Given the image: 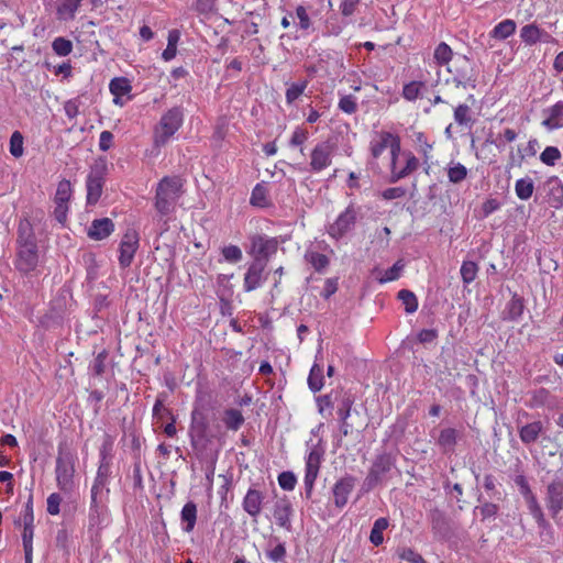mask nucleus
Listing matches in <instances>:
<instances>
[{
	"mask_svg": "<svg viewBox=\"0 0 563 563\" xmlns=\"http://www.w3.org/2000/svg\"><path fill=\"white\" fill-rule=\"evenodd\" d=\"M420 166L419 159L410 151H404L401 159L390 166L389 183L395 184L416 172Z\"/></svg>",
	"mask_w": 563,
	"mask_h": 563,
	"instance_id": "nucleus-12",
	"label": "nucleus"
},
{
	"mask_svg": "<svg viewBox=\"0 0 563 563\" xmlns=\"http://www.w3.org/2000/svg\"><path fill=\"white\" fill-rule=\"evenodd\" d=\"M353 405L354 396L349 391H342L336 406V415L340 420L349 419Z\"/></svg>",
	"mask_w": 563,
	"mask_h": 563,
	"instance_id": "nucleus-39",
	"label": "nucleus"
},
{
	"mask_svg": "<svg viewBox=\"0 0 563 563\" xmlns=\"http://www.w3.org/2000/svg\"><path fill=\"white\" fill-rule=\"evenodd\" d=\"M109 90L113 95V102L115 104L120 103V98L122 96L128 95L132 90V86L128 78L125 77H115L111 79L109 84Z\"/></svg>",
	"mask_w": 563,
	"mask_h": 563,
	"instance_id": "nucleus-33",
	"label": "nucleus"
},
{
	"mask_svg": "<svg viewBox=\"0 0 563 563\" xmlns=\"http://www.w3.org/2000/svg\"><path fill=\"white\" fill-rule=\"evenodd\" d=\"M52 48L56 55L67 56L73 51V43L69 40H67L63 36H59L53 41Z\"/></svg>",
	"mask_w": 563,
	"mask_h": 563,
	"instance_id": "nucleus-58",
	"label": "nucleus"
},
{
	"mask_svg": "<svg viewBox=\"0 0 563 563\" xmlns=\"http://www.w3.org/2000/svg\"><path fill=\"white\" fill-rule=\"evenodd\" d=\"M397 297L405 306V311L407 313L411 314L417 311L418 299H417V296L412 291H410L408 289H401L398 291Z\"/></svg>",
	"mask_w": 563,
	"mask_h": 563,
	"instance_id": "nucleus-52",
	"label": "nucleus"
},
{
	"mask_svg": "<svg viewBox=\"0 0 563 563\" xmlns=\"http://www.w3.org/2000/svg\"><path fill=\"white\" fill-rule=\"evenodd\" d=\"M553 405L554 402L550 391L543 387L532 390L529 394V399L526 402V406L531 409H538L542 407L551 408Z\"/></svg>",
	"mask_w": 563,
	"mask_h": 563,
	"instance_id": "nucleus-25",
	"label": "nucleus"
},
{
	"mask_svg": "<svg viewBox=\"0 0 563 563\" xmlns=\"http://www.w3.org/2000/svg\"><path fill=\"white\" fill-rule=\"evenodd\" d=\"M459 431L454 428H445L440 431L437 444L443 453H453L457 443Z\"/></svg>",
	"mask_w": 563,
	"mask_h": 563,
	"instance_id": "nucleus-29",
	"label": "nucleus"
},
{
	"mask_svg": "<svg viewBox=\"0 0 563 563\" xmlns=\"http://www.w3.org/2000/svg\"><path fill=\"white\" fill-rule=\"evenodd\" d=\"M265 505V494L258 488L257 485H252L242 500L243 510L257 522L262 509Z\"/></svg>",
	"mask_w": 563,
	"mask_h": 563,
	"instance_id": "nucleus-15",
	"label": "nucleus"
},
{
	"mask_svg": "<svg viewBox=\"0 0 563 563\" xmlns=\"http://www.w3.org/2000/svg\"><path fill=\"white\" fill-rule=\"evenodd\" d=\"M208 423L205 416L197 410L191 412V422L189 426L190 444L195 451L202 450L208 443L207 437Z\"/></svg>",
	"mask_w": 563,
	"mask_h": 563,
	"instance_id": "nucleus-11",
	"label": "nucleus"
},
{
	"mask_svg": "<svg viewBox=\"0 0 563 563\" xmlns=\"http://www.w3.org/2000/svg\"><path fill=\"white\" fill-rule=\"evenodd\" d=\"M303 258L318 273L325 272V269L330 263L329 257L327 255L316 252V251H312V250L306 251Z\"/></svg>",
	"mask_w": 563,
	"mask_h": 563,
	"instance_id": "nucleus-37",
	"label": "nucleus"
},
{
	"mask_svg": "<svg viewBox=\"0 0 563 563\" xmlns=\"http://www.w3.org/2000/svg\"><path fill=\"white\" fill-rule=\"evenodd\" d=\"M389 521L387 518L380 517L374 521L373 528L369 534V541L378 547L384 542L383 532L388 528Z\"/></svg>",
	"mask_w": 563,
	"mask_h": 563,
	"instance_id": "nucleus-45",
	"label": "nucleus"
},
{
	"mask_svg": "<svg viewBox=\"0 0 563 563\" xmlns=\"http://www.w3.org/2000/svg\"><path fill=\"white\" fill-rule=\"evenodd\" d=\"M184 183L179 176H165L157 184L155 191V209L161 216L174 211L177 200L184 194Z\"/></svg>",
	"mask_w": 563,
	"mask_h": 563,
	"instance_id": "nucleus-2",
	"label": "nucleus"
},
{
	"mask_svg": "<svg viewBox=\"0 0 563 563\" xmlns=\"http://www.w3.org/2000/svg\"><path fill=\"white\" fill-rule=\"evenodd\" d=\"M184 122V109L174 107L167 110L154 130V145L159 148L180 129Z\"/></svg>",
	"mask_w": 563,
	"mask_h": 563,
	"instance_id": "nucleus-3",
	"label": "nucleus"
},
{
	"mask_svg": "<svg viewBox=\"0 0 563 563\" xmlns=\"http://www.w3.org/2000/svg\"><path fill=\"white\" fill-rule=\"evenodd\" d=\"M518 133L510 128H506L503 132L497 133L496 135L489 134L485 143L494 145L499 152L506 150L507 143H512L517 140Z\"/></svg>",
	"mask_w": 563,
	"mask_h": 563,
	"instance_id": "nucleus-26",
	"label": "nucleus"
},
{
	"mask_svg": "<svg viewBox=\"0 0 563 563\" xmlns=\"http://www.w3.org/2000/svg\"><path fill=\"white\" fill-rule=\"evenodd\" d=\"M267 188L262 184H256L252 190L250 203L258 208H267L271 206V201L267 197Z\"/></svg>",
	"mask_w": 563,
	"mask_h": 563,
	"instance_id": "nucleus-41",
	"label": "nucleus"
},
{
	"mask_svg": "<svg viewBox=\"0 0 563 563\" xmlns=\"http://www.w3.org/2000/svg\"><path fill=\"white\" fill-rule=\"evenodd\" d=\"M452 74V81L455 87L475 88L477 81V70L474 63L465 55L459 56L452 68H449Z\"/></svg>",
	"mask_w": 563,
	"mask_h": 563,
	"instance_id": "nucleus-6",
	"label": "nucleus"
},
{
	"mask_svg": "<svg viewBox=\"0 0 563 563\" xmlns=\"http://www.w3.org/2000/svg\"><path fill=\"white\" fill-rule=\"evenodd\" d=\"M181 529L184 532L189 533L195 529L197 521V505L194 501H188L184 505L180 511Z\"/></svg>",
	"mask_w": 563,
	"mask_h": 563,
	"instance_id": "nucleus-30",
	"label": "nucleus"
},
{
	"mask_svg": "<svg viewBox=\"0 0 563 563\" xmlns=\"http://www.w3.org/2000/svg\"><path fill=\"white\" fill-rule=\"evenodd\" d=\"M222 421L228 430L238 431L243 426L245 419L241 410L230 408L223 411Z\"/></svg>",
	"mask_w": 563,
	"mask_h": 563,
	"instance_id": "nucleus-36",
	"label": "nucleus"
},
{
	"mask_svg": "<svg viewBox=\"0 0 563 563\" xmlns=\"http://www.w3.org/2000/svg\"><path fill=\"white\" fill-rule=\"evenodd\" d=\"M308 137H309L308 131L301 126H297L294 130L291 137L289 140V146H291V147L300 146V153L303 154L302 145L308 140Z\"/></svg>",
	"mask_w": 563,
	"mask_h": 563,
	"instance_id": "nucleus-62",
	"label": "nucleus"
},
{
	"mask_svg": "<svg viewBox=\"0 0 563 563\" xmlns=\"http://www.w3.org/2000/svg\"><path fill=\"white\" fill-rule=\"evenodd\" d=\"M292 514H294V508L287 497L279 498L275 501L274 508H273V516L275 518V522L278 527L285 529L288 532H290L292 530V526H291Z\"/></svg>",
	"mask_w": 563,
	"mask_h": 563,
	"instance_id": "nucleus-20",
	"label": "nucleus"
},
{
	"mask_svg": "<svg viewBox=\"0 0 563 563\" xmlns=\"http://www.w3.org/2000/svg\"><path fill=\"white\" fill-rule=\"evenodd\" d=\"M306 446L307 455L305 457L303 487L305 496L306 498L309 499L312 495L313 486L319 475V470L324 454V450L319 443L314 444L311 441H308L306 443Z\"/></svg>",
	"mask_w": 563,
	"mask_h": 563,
	"instance_id": "nucleus-4",
	"label": "nucleus"
},
{
	"mask_svg": "<svg viewBox=\"0 0 563 563\" xmlns=\"http://www.w3.org/2000/svg\"><path fill=\"white\" fill-rule=\"evenodd\" d=\"M405 264L401 260L397 261L390 268L386 269L382 277L378 278L380 284L397 280L404 269Z\"/></svg>",
	"mask_w": 563,
	"mask_h": 563,
	"instance_id": "nucleus-59",
	"label": "nucleus"
},
{
	"mask_svg": "<svg viewBox=\"0 0 563 563\" xmlns=\"http://www.w3.org/2000/svg\"><path fill=\"white\" fill-rule=\"evenodd\" d=\"M500 484H498L496 477L493 474H485L483 478V487L488 494L490 499L503 500V492L498 488Z\"/></svg>",
	"mask_w": 563,
	"mask_h": 563,
	"instance_id": "nucleus-46",
	"label": "nucleus"
},
{
	"mask_svg": "<svg viewBox=\"0 0 563 563\" xmlns=\"http://www.w3.org/2000/svg\"><path fill=\"white\" fill-rule=\"evenodd\" d=\"M453 118L455 123L463 128H472L475 122L473 111L466 103H460L454 108Z\"/></svg>",
	"mask_w": 563,
	"mask_h": 563,
	"instance_id": "nucleus-31",
	"label": "nucleus"
},
{
	"mask_svg": "<svg viewBox=\"0 0 563 563\" xmlns=\"http://www.w3.org/2000/svg\"><path fill=\"white\" fill-rule=\"evenodd\" d=\"M523 499L527 505L529 514L534 519L538 527L541 529L550 528V523L545 518V515H544L543 509L537 498V495L534 494V495L529 496Z\"/></svg>",
	"mask_w": 563,
	"mask_h": 563,
	"instance_id": "nucleus-27",
	"label": "nucleus"
},
{
	"mask_svg": "<svg viewBox=\"0 0 563 563\" xmlns=\"http://www.w3.org/2000/svg\"><path fill=\"white\" fill-rule=\"evenodd\" d=\"M428 518L435 532H442L446 529V517L445 514L439 508L430 509Z\"/></svg>",
	"mask_w": 563,
	"mask_h": 563,
	"instance_id": "nucleus-55",
	"label": "nucleus"
},
{
	"mask_svg": "<svg viewBox=\"0 0 563 563\" xmlns=\"http://www.w3.org/2000/svg\"><path fill=\"white\" fill-rule=\"evenodd\" d=\"M113 459V438L109 434L104 437V440L99 449V462L98 463H112Z\"/></svg>",
	"mask_w": 563,
	"mask_h": 563,
	"instance_id": "nucleus-56",
	"label": "nucleus"
},
{
	"mask_svg": "<svg viewBox=\"0 0 563 563\" xmlns=\"http://www.w3.org/2000/svg\"><path fill=\"white\" fill-rule=\"evenodd\" d=\"M104 181L102 180H96V179H86V189H87V203L88 205H96L101 195L103 189Z\"/></svg>",
	"mask_w": 563,
	"mask_h": 563,
	"instance_id": "nucleus-40",
	"label": "nucleus"
},
{
	"mask_svg": "<svg viewBox=\"0 0 563 563\" xmlns=\"http://www.w3.org/2000/svg\"><path fill=\"white\" fill-rule=\"evenodd\" d=\"M333 145L329 142H319L310 153V169L320 173L332 163Z\"/></svg>",
	"mask_w": 563,
	"mask_h": 563,
	"instance_id": "nucleus-16",
	"label": "nucleus"
},
{
	"mask_svg": "<svg viewBox=\"0 0 563 563\" xmlns=\"http://www.w3.org/2000/svg\"><path fill=\"white\" fill-rule=\"evenodd\" d=\"M515 485L518 487L520 495L523 498L534 495L527 476L523 472H519L512 476Z\"/></svg>",
	"mask_w": 563,
	"mask_h": 563,
	"instance_id": "nucleus-57",
	"label": "nucleus"
},
{
	"mask_svg": "<svg viewBox=\"0 0 563 563\" xmlns=\"http://www.w3.org/2000/svg\"><path fill=\"white\" fill-rule=\"evenodd\" d=\"M23 135L19 131H14L10 137V153L13 157L19 158L23 155Z\"/></svg>",
	"mask_w": 563,
	"mask_h": 563,
	"instance_id": "nucleus-63",
	"label": "nucleus"
},
{
	"mask_svg": "<svg viewBox=\"0 0 563 563\" xmlns=\"http://www.w3.org/2000/svg\"><path fill=\"white\" fill-rule=\"evenodd\" d=\"M73 196V187L69 180L63 179L57 184L54 202L69 203Z\"/></svg>",
	"mask_w": 563,
	"mask_h": 563,
	"instance_id": "nucleus-50",
	"label": "nucleus"
},
{
	"mask_svg": "<svg viewBox=\"0 0 563 563\" xmlns=\"http://www.w3.org/2000/svg\"><path fill=\"white\" fill-rule=\"evenodd\" d=\"M534 190V183L530 177H523L516 181L515 192L520 200H528L531 198Z\"/></svg>",
	"mask_w": 563,
	"mask_h": 563,
	"instance_id": "nucleus-44",
	"label": "nucleus"
},
{
	"mask_svg": "<svg viewBox=\"0 0 563 563\" xmlns=\"http://www.w3.org/2000/svg\"><path fill=\"white\" fill-rule=\"evenodd\" d=\"M516 22L511 19H506L494 26L490 36L496 40H506L511 36L516 31Z\"/></svg>",
	"mask_w": 563,
	"mask_h": 563,
	"instance_id": "nucleus-38",
	"label": "nucleus"
},
{
	"mask_svg": "<svg viewBox=\"0 0 563 563\" xmlns=\"http://www.w3.org/2000/svg\"><path fill=\"white\" fill-rule=\"evenodd\" d=\"M279 241L265 234H255L250 239L249 254L253 256V261L261 260L265 263L276 254Z\"/></svg>",
	"mask_w": 563,
	"mask_h": 563,
	"instance_id": "nucleus-10",
	"label": "nucleus"
},
{
	"mask_svg": "<svg viewBox=\"0 0 563 563\" xmlns=\"http://www.w3.org/2000/svg\"><path fill=\"white\" fill-rule=\"evenodd\" d=\"M108 174V162L104 157H99L91 165L87 178L106 181Z\"/></svg>",
	"mask_w": 563,
	"mask_h": 563,
	"instance_id": "nucleus-48",
	"label": "nucleus"
},
{
	"mask_svg": "<svg viewBox=\"0 0 563 563\" xmlns=\"http://www.w3.org/2000/svg\"><path fill=\"white\" fill-rule=\"evenodd\" d=\"M265 268L266 263L261 260L253 261L250 264L243 280V289L246 292L253 291L263 285L266 280V277L264 276Z\"/></svg>",
	"mask_w": 563,
	"mask_h": 563,
	"instance_id": "nucleus-18",
	"label": "nucleus"
},
{
	"mask_svg": "<svg viewBox=\"0 0 563 563\" xmlns=\"http://www.w3.org/2000/svg\"><path fill=\"white\" fill-rule=\"evenodd\" d=\"M478 273V265L473 261H464L461 265L460 274L464 285H470L475 280Z\"/></svg>",
	"mask_w": 563,
	"mask_h": 563,
	"instance_id": "nucleus-54",
	"label": "nucleus"
},
{
	"mask_svg": "<svg viewBox=\"0 0 563 563\" xmlns=\"http://www.w3.org/2000/svg\"><path fill=\"white\" fill-rule=\"evenodd\" d=\"M424 86L426 84L420 80L409 81L404 85L401 96L405 100L413 102L421 96V91Z\"/></svg>",
	"mask_w": 563,
	"mask_h": 563,
	"instance_id": "nucleus-43",
	"label": "nucleus"
},
{
	"mask_svg": "<svg viewBox=\"0 0 563 563\" xmlns=\"http://www.w3.org/2000/svg\"><path fill=\"white\" fill-rule=\"evenodd\" d=\"M56 484L59 490L70 493L74 489L75 466L70 457L58 456L56 459Z\"/></svg>",
	"mask_w": 563,
	"mask_h": 563,
	"instance_id": "nucleus-13",
	"label": "nucleus"
},
{
	"mask_svg": "<svg viewBox=\"0 0 563 563\" xmlns=\"http://www.w3.org/2000/svg\"><path fill=\"white\" fill-rule=\"evenodd\" d=\"M112 463H98V468L90 489L88 520L90 527L102 525L108 515Z\"/></svg>",
	"mask_w": 563,
	"mask_h": 563,
	"instance_id": "nucleus-1",
	"label": "nucleus"
},
{
	"mask_svg": "<svg viewBox=\"0 0 563 563\" xmlns=\"http://www.w3.org/2000/svg\"><path fill=\"white\" fill-rule=\"evenodd\" d=\"M551 35L540 29L537 24L531 23L521 27L520 38L527 45H534L538 42H548Z\"/></svg>",
	"mask_w": 563,
	"mask_h": 563,
	"instance_id": "nucleus-23",
	"label": "nucleus"
},
{
	"mask_svg": "<svg viewBox=\"0 0 563 563\" xmlns=\"http://www.w3.org/2000/svg\"><path fill=\"white\" fill-rule=\"evenodd\" d=\"M338 108L346 114L355 113L357 110L356 98L352 95L342 96L339 100Z\"/></svg>",
	"mask_w": 563,
	"mask_h": 563,
	"instance_id": "nucleus-64",
	"label": "nucleus"
},
{
	"mask_svg": "<svg viewBox=\"0 0 563 563\" xmlns=\"http://www.w3.org/2000/svg\"><path fill=\"white\" fill-rule=\"evenodd\" d=\"M561 158V152L555 146H547L540 155V159L548 166H554Z\"/></svg>",
	"mask_w": 563,
	"mask_h": 563,
	"instance_id": "nucleus-61",
	"label": "nucleus"
},
{
	"mask_svg": "<svg viewBox=\"0 0 563 563\" xmlns=\"http://www.w3.org/2000/svg\"><path fill=\"white\" fill-rule=\"evenodd\" d=\"M27 239L23 244L18 245L14 261L15 268L23 275L34 272L38 264L36 241H32L30 236Z\"/></svg>",
	"mask_w": 563,
	"mask_h": 563,
	"instance_id": "nucleus-8",
	"label": "nucleus"
},
{
	"mask_svg": "<svg viewBox=\"0 0 563 563\" xmlns=\"http://www.w3.org/2000/svg\"><path fill=\"white\" fill-rule=\"evenodd\" d=\"M309 81L307 79L299 82H292L285 93V99L288 104H292L307 89Z\"/></svg>",
	"mask_w": 563,
	"mask_h": 563,
	"instance_id": "nucleus-51",
	"label": "nucleus"
},
{
	"mask_svg": "<svg viewBox=\"0 0 563 563\" xmlns=\"http://www.w3.org/2000/svg\"><path fill=\"white\" fill-rule=\"evenodd\" d=\"M221 254L225 262L232 264L239 263L243 257L241 249L238 245L233 244L223 246L221 250Z\"/></svg>",
	"mask_w": 563,
	"mask_h": 563,
	"instance_id": "nucleus-60",
	"label": "nucleus"
},
{
	"mask_svg": "<svg viewBox=\"0 0 563 563\" xmlns=\"http://www.w3.org/2000/svg\"><path fill=\"white\" fill-rule=\"evenodd\" d=\"M467 177V168L459 163L451 162L448 166V178L453 184H459Z\"/></svg>",
	"mask_w": 563,
	"mask_h": 563,
	"instance_id": "nucleus-49",
	"label": "nucleus"
},
{
	"mask_svg": "<svg viewBox=\"0 0 563 563\" xmlns=\"http://www.w3.org/2000/svg\"><path fill=\"white\" fill-rule=\"evenodd\" d=\"M548 203L555 209L563 207V185L558 177H551L545 183Z\"/></svg>",
	"mask_w": 563,
	"mask_h": 563,
	"instance_id": "nucleus-24",
	"label": "nucleus"
},
{
	"mask_svg": "<svg viewBox=\"0 0 563 563\" xmlns=\"http://www.w3.org/2000/svg\"><path fill=\"white\" fill-rule=\"evenodd\" d=\"M525 310L523 299L518 295H514L509 300L506 307L507 319L511 321H517L521 318Z\"/></svg>",
	"mask_w": 563,
	"mask_h": 563,
	"instance_id": "nucleus-42",
	"label": "nucleus"
},
{
	"mask_svg": "<svg viewBox=\"0 0 563 563\" xmlns=\"http://www.w3.org/2000/svg\"><path fill=\"white\" fill-rule=\"evenodd\" d=\"M115 225L110 218L95 219L88 228L87 235L93 241H102L114 232Z\"/></svg>",
	"mask_w": 563,
	"mask_h": 563,
	"instance_id": "nucleus-22",
	"label": "nucleus"
},
{
	"mask_svg": "<svg viewBox=\"0 0 563 563\" xmlns=\"http://www.w3.org/2000/svg\"><path fill=\"white\" fill-rule=\"evenodd\" d=\"M140 247L139 232L130 228L122 235L119 243V265L122 269L129 268L134 260V256Z\"/></svg>",
	"mask_w": 563,
	"mask_h": 563,
	"instance_id": "nucleus-9",
	"label": "nucleus"
},
{
	"mask_svg": "<svg viewBox=\"0 0 563 563\" xmlns=\"http://www.w3.org/2000/svg\"><path fill=\"white\" fill-rule=\"evenodd\" d=\"M323 369L318 364H313L309 376H308V387L312 393L320 391L324 385L323 382Z\"/></svg>",
	"mask_w": 563,
	"mask_h": 563,
	"instance_id": "nucleus-47",
	"label": "nucleus"
},
{
	"mask_svg": "<svg viewBox=\"0 0 563 563\" xmlns=\"http://www.w3.org/2000/svg\"><path fill=\"white\" fill-rule=\"evenodd\" d=\"M268 545L269 548L265 551L266 558L274 563L284 562L287 555L285 543L274 538L268 542Z\"/></svg>",
	"mask_w": 563,
	"mask_h": 563,
	"instance_id": "nucleus-35",
	"label": "nucleus"
},
{
	"mask_svg": "<svg viewBox=\"0 0 563 563\" xmlns=\"http://www.w3.org/2000/svg\"><path fill=\"white\" fill-rule=\"evenodd\" d=\"M544 432V424L541 420L518 426L519 439L526 446L537 443Z\"/></svg>",
	"mask_w": 563,
	"mask_h": 563,
	"instance_id": "nucleus-21",
	"label": "nucleus"
},
{
	"mask_svg": "<svg viewBox=\"0 0 563 563\" xmlns=\"http://www.w3.org/2000/svg\"><path fill=\"white\" fill-rule=\"evenodd\" d=\"M393 133L387 131H380L377 137L372 140L369 143V151L373 158H378L390 144Z\"/></svg>",
	"mask_w": 563,
	"mask_h": 563,
	"instance_id": "nucleus-34",
	"label": "nucleus"
},
{
	"mask_svg": "<svg viewBox=\"0 0 563 563\" xmlns=\"http://www.w3.org/2000/svg\"><path fill=\"white\" fill-rule=\"evenodd\" d=\"M415 142L418 146V152L421 154L423 164L427 166L426 172L430 169L429 162L432 158L431 152L433 150V143H430L423 132L415 133Z\"/></svg>",
	"mask_w": 563,
	"mask_h": 563,
	"instance_id": "nucleus-32",
	"label": "nucleus"
},
{
	"mask_svg": "<svg viewBox=\"0 0 563 563\" xmlns=\"http://www.w3.org/2000/svg\"><path fill=\"white\" fill-rule=\"evenodd\" d=\"M82 2L84 0H52L51 4L56 20L66 23L75 20Z\"/></svg>",
	"mask_w": 563,
	"mask_h": 563,
	"instance_id": "nucleus-17",
	"label": "nucleus"
},
{
	"mask_svg": "<svg viewBox=\"0 0 563 563\" xmlns=\"http://www.w3.org/2000/svg\"><path fill=\"white\" fill-rule=\"evenodd\" d=\"M548 115L542 121V125L549 130H555L563 126V101H559L544 111Z\"/></svg>",
	"mask_w": 563,
	"mask_h": 563,
	"instance_id": "nucleus-28",
	"label": "nucleus"
},
{
	"mask_svg": "<svg viewBox=\"0 0 563 563\" xmlns=\"http://www.w3.org/2000/svg\"><path fill=\"white\" fill-rule=\"evenodd\" d=\"M452 56L453 51L445 42H441L434 48L433 58L440 66L448 65L452 59Z\"/></svg>",
	"mask_w": 563,
	"mask_h": 563,
	"instance_id": "nucleus-53",
	"label": "nucleus"
},
{
	"mask_svg": "<svg viewBox=\"0 0 563 563\" xmlns=\"http://www.w3.org/2000/svg\"><path fill=\"white\" fill-rule=\"evenodd\" d=\"M360 208H357L353 202H351L328 227V234L334 240H341L349 232H351L357 221Z\"/></svg>",
	"mask_w": 563,
	"mask_h": 563,
	"instance_id": "nucleus-7",
	"label": "nucleus"
},
{
	"mask_svg": "<svg viewBox=\"0 0 563 563\" xmlns=\"http://www.w3.org/2000/svg\"><path fill=\"white\" fill-rule=\"evenodd\" d=\"M544 503L549 515L558 520L563 511V471L554 472L544 485Z\"/></svg>",
	"mask_w": 563,
	"mask_h": 563,
	"instance_id": "nucleus-5",
	"label": "nucleus"
},
{
	"mask_svg": "<svg viewBox=\"0 0 563 563\" xmlns=\"http://www.w3.org/2000/svg\"><path fill=\"white\" fill-rule=\"evenodd\" d=\"M395 464L396 460L391 454L383 453L377 455L368 471L366 484L369 487L375 486L395 467Z\"/></svg>",
	"mask_w": 563,
	"mask_h": 563,
	"instance_id": "nucleus-14",
	"label": "nucleus"
},
{
	"mask_svg": "<svg viewBox=\"0 0 563 563\" xmlns=\"http://www.w3.org/2000/svg\"><path fill=\"white\" fill-rule=\"evenodd\" d=\"M356 478L352 475H345L338 479L332 487L333 500L336 508L342 509L346 506L349 496L355 487Z\"/></svg>",
	"mask_w": 563,
	"mask_h": 563,
	"instance_id": "nucleus-19",
	"label": "nucleus"
}]
</instances>
